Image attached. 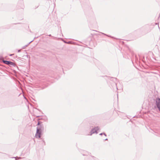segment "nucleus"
<instances>
[{"label": "nucleus", "instance_id": "obj_1", "mask_svg": "<svg viewBox=\"0 0 160 160\" xmlns=\"http://www.w3.org/2000/svg\"><path fill=\"white\" fill-rule=\"evenodd\" d=\"M42 131L41 129H37L36 133L35 135V137L37 138H39L41 137Z\"/></svg>", "mask_w": 160, "mask_h": 160}, {"label": "nucleus", "instance_id": "obj_2", "mask_svg": "<svg viewBox=\"0 0 160 160\" xmlns=\"http://www.w3.org/2000/svg\"><path fill=\"white\" fill-rule=\"evenodd\" d=\"M99 128L98 127H95L94 128L92 129L91 132L90 134V135H91L92 134L94 133H97V131L98 130Z\"/></svg>", "mask_w": 160, "mask_h": 160}, {"label": "nucleus", "instance_id": "obj_3", "mask_svg": "<svg viewBox=\"0 0 160 160\" xmlns=\"http://www.w3.org/2000/svg\"><path fill=\"white\" fill-rule=\"evenodd\" d=\"M156 106L159 110L160 111V99H156Z\"/></svg>", "mask_w": 160, "mask_h": 160}, {"label": "nucleus", "instance_id": "obj_4", "mask_svg": "<svg viewBox=\"0 0 160 160\" xmlns=\"http://www.w3.org/2000/svg\"><path fill=\"white\" fill-rule=\"evenodd\" d=\"M3 62L7 64H12V62H10L7 61H4Z\"/></svg>", "mask_w": 160, "mask_h": 160}, {"label": "nucleus", "instance_id": "obj_5", "mask_svg": "<svg viewBox=\"0 0 160 160\" xmlns=\"http://www.w3.org/2000/svg\"><path fill=\"white\" fill-rule=\"evenodd\" d=\"M156 25H157L158 26V28H159L158 25L156 24Z\"/></svg>", "mask_w": 160, "mask_h": 160}, {"label": "nucleus", "instance_id": "obj_6", "mask_svg": "<svg viewBox=\"0 0 160 160\" xmlns=\"http://www.w3.org/2000/svg\"><path fill=\"white\" fill-rule=\"evenodd\" d=\"M39 122H38V125H39Z\"/></svg>", "mask_w": 160, "mask_h": 160}]
</instances>
